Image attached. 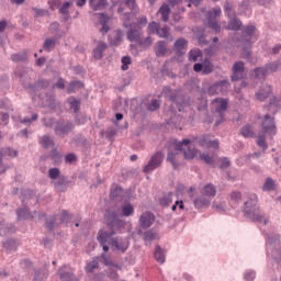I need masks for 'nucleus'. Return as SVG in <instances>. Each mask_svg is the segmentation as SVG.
<instances>
[{
    "label": "nucleus",
    "instance_id": "1",
    "mask_svg": "<svg viewBox=\"0 0 281 281\" xmlns=\"http://www.w3.org/2000/svg\"><path fill=\"white\" fill-rule=\"evenodd\" d=\"M181 153H183V158L187 160L194 159L196 154L199 153L198 149L192 146V139L184 138L180 142H173V149H169L167 154V161L171 164L173 170L179 168V157H181Z\"/></svg>",
    "mask_w": 281,
    "mask_h": 281
},
{
    "label": "nucleus",
    "instance_id": "2",
    "mask_svg": "<svg viewBox=\"0 0 281 281\" xmlns=\"http://www.w3.org/2000/svg\"><path fill=\"white\" fill-rule=\"evenodd\" d=\"M277 133L278 127H276V117L271 116L270 114H265L263 122L261 124V133H259L257 137V146L262 148L265 153L269 148V145H267V135L269 139L272 140Z\"/></svg>",
    "mask_w": 281,
    "mask_h": 281
},
{
    "label": "nucleus",
    "instance_id": "3",
    "mask_svg": "<svg viewBox=\"0 0 281 281\" xmlns=\"http://www.w3.org/2000/svg\"><path fill=\"white\" fill-rule=\"evenodd\" d=\"M162 93L165 98H168L177 106L179 112L190 104V99L181 90H172L170 87H165Z\"/></svg>",
    "mask_w": 281,
    "mask_h": 281
},
{
    "label": "nucleus",
    "instance_id": "4",
    "mask_svg": "<svg viewBox=\"0 0 281 281\" xmlns=\"http://www.w3.org/2000/svg\"><path fill=\"white\" fill-rule=\"evenodd\" d=\"M267 254L277 265L281 262V241L280 235L276 233L267 234Z\"/></svg>",
    "mask_w": 281,
    "mask_h": 281
},
{
    "label": "nucleus",
    "instance_id": "5",
    "mask_svg": "<svg viewBox=\"0 0 281 281\" xmlns=\"http://www.w3.org/2000/svg\"><path fill=\"white\" fill-rule=\"evenodd\" d=\"M244 214L246 217H248L254 223H262L263 221L265 225H267V220H265V216L258 213L259 207L258 201L256 199H249L244 203Z\"/></svg>",
    "mask_w": 281,
    "mask_h": 281
},
{
    "label": "nucleus",
    "instance_id": "6",
    "mask_svg": "<svg viewBox=\"0 0 281 281\" xmlns=\"http://www.w3.org/2000/svg\"><path fill=\"white\" fill-rule=\"evenodd\" d=\"M75 128L76 125L74 124V122L65 119H59L55 123L54 133L56 137L65 138L67 137V135H69V133H72Z\"/></svg>",
    "mask_w": 281,
    "mask_h": 281
},
{
    "label": "nucleus",
    "instance_id": "7",
    "mask_svg": "<svg viewBox=\"0 0 281 281\" xmlns=\"http://www.w3.org/2000/svg\"><path fill=\"white\" fill-rule=\"evenodd\" d=\"M105 223L110 232H114V235L117 234V232H122L126 225L124 220H121L115 212H108L105 214Z\"/></svg>",
    "mask_w": 281,
    "mask_h": 281
},
{
    "label": "nucleus",
    "instance_id": "8",
    "mask_svg": "<svg viewBox=\"0 0 281 281\" xmlns=\"http://www.w3.org/2000/svg\"><path fill=\"white\" fill-rule=\"evenodd\" d=\"M125 4L131 12H125L122 15L123 27H131V19L139 14V7H137L136 0H125Z\"/></svg>",
    "mask_w": 281,
    "mask_h": 281
},
{
    "label": "nucleus",
    "instance_id": "9",
    "mask_svg": "<svg viewBox=\"0 0 281 281\" xmlns=\"http://www.w3.org/2000/svg\"><path fill=\"white\" fill-rule=\"evenodd\" d=\"M161 164H164V151H157L150 157L147 165L144 166L143 172L150 175V172H154L157 168H161Z\"/></svg>",
    "mask_w": 281,
    "mask_h": 281
},
{
    "label": "nucleus",
    "instance_id": "10",
    "mask_svg": "<svg viewBox=\"0 0 281 281\" xmlns=\"http://www.w3.org/2000/svg\"><path fill=\"white\" fill-rule=\"evenodd\" d=\"M15 214L18 216V221H27V218H34L35 221H43V218H45V213H38L34 211L31 214L30 209L25 206L23 209H18L15 211Z\"/></svg>",
    "mask_w": 281,
    "mask_h": 281
},
{
    "label": "nucleus",
    "instance_id": "11",
    "mask_svg": "<svg viewBox=\"0 0 281 281\" xmlns=\"http://www.w3.org/2000/svg\"><path fill=\"white\" fill-rule=\"evenodd\" d=\"M247 78V71L245 70V63L235 61L232 68V82H238V80H245Z\"/></svg>",
    "mask_w": 281,
    "mask_h": 281
},
{
    "label": "nucleus",
    "instance_id": "12",
    "mask_svg": "<svg viewBox=\"0 0 281 281\" xmlns=\"http://www.w3.org/2000/svg\"><path fill=\"white\" fill-rule=\"evenodd\" d=\"M218 16H221V9H212L206 12L207 25L211 30H214L216 34L221 32V25L218 24V21H216Z\"/></svg>",
    "mask_w": 281,
    "mask_h": 281
},
{
    "label": "nucleus",
    "instance_id": "13",
    "mask_svg": "<svg viewBox=\"0 0 281 281\" xmlns=\"http://www.w3.org/2000/svg\"><path fill=\"white\" fill-rule=\"evenodd\" d=\"M125 30H128L126 33V36L130 43H139L142 36H144V30L138 29L137 26H134L132 22H131V26L125 27Z\"/></svg>",
    "mask_w": 281,
    "mask_h": 281
},
{
    "label": "nucleus",
    "instance_id": "14",
    "mask_svg": "<svg viewBox=\"0 0 281 281\" xmlns=\"http://www.w3.org/2000/svg\"><path fill=\"white\" fill-rule=\"evenodd\" d=\"M58 276L60 281H78V278H76L69 266L60 267L58 269Z\"/></svg>",
    "mask_w": 281,
    "mask_h": 281
},
{
    "label": "nucleus",
    "instance_id": "15",
    "mask_svg": "<svg viewBox=\"0 0 281 281\" xmlns=\"http://www.w3.org/2000/svg\"><path fill=\"white\" fill-rule=\"evenodd\" d=\"M138 223L142 229H148L155 223V215L150 212H145L139 216Z\"/></svg>",
    "mask_w": 281,
    "mask_h": 281
},
{
    "label": "nucleus",
    "instance_id": "16",
    "mask_svg": "<svg viewBox=\"0 0 281 281\" xmlns=\"http://www.w3.org/2000/svg\"><path fill=\"white\" fill-rule=\"evenodd\" d=\"M115 232L100 229L98 232L97 240L100 243V245H111V240H113Z\"/></svg>",
    "mask_w": 281,
    "mask_h": 281
},
{
    "label": "nucleus",
    "instance_id": "17",
    "mask_svg": "<svg viewBox=\"0 0 281 281\" xmlns=\"http://www.w3.org/2000/svg\"><path fill=\"white\" fill-rule=\"evenodd\" d=\"M110 245L111 247H115V249H117V251H121L122 254H125L126 249H128V241L120 237L112 238Z\"/></svg>",
    "mask_w": 281,
    "mask_h": 281
},
{
    "label": "nucleus",
    "instance_id": "18",
    "mask_svg": "<svg viewBox=\"0 0 281 281\" xmlns=\"http://www.w3.org/2000/svg\"><path fill=\"white\" fill-rule=\"evenodd\" d=\"M212 199L206 198L203 193L193 200V205L196 210H203V207H210Z\"/></svg>",
    "mask_w": 281,
    "mask_h": 281
},
{
    "label": "nucleus",
    "instance_id": "19",
    "mask_svg": "<svg viewBox=\"0 0 281 281\" xmlns=\"http://www.w3.org/2000/svg\"><path fill=\"white\" fill-rule=\"evenodd\" d=\"M188 40L180 37L173 44V52H176L177 56H183V54H186Z\"/></svg>",
    "mask_w": 281,
    "mask_h": 281
},
{
    "label": "nucleus",
    "instance_id": "20",
    "mask_svg": "<svg viewBox=\"0 0 281 281\" xmlns=\"http://www.w3.org/2000/svg\"><path fill=\"white\" fill-rule=\"evenodd\" d=\"M122 38H124V32L116 30L109 35V43L112 47H117L122 43Z\"/></svg>",
    "mask_w": 281,
    "mask_h": 281
},
{
    "label": "nucleus",
    "instance_id": "21",
    "mask_svg": "<svg viewBox=\"0 0 281 281\" xmlns=\"http://www.w3.org/2000/svg\"><path fill=\"white\" fill-rule=\"evenodd\" d=\"M273 93V88L271 86H263L257 93L256 98L259 102H265Z\"/></svg>",
    "mask_w": 281,
    "mask_h": 281
},
{
    "label": "nucleus",
    "instance_id": "22",
    "mask_svg": "<svg viewBox=\"0 0 281 281\" xmlns=\"http://www.w3.org/2000/svg\"><path fill=\"white\" fill-rule=\"evenodd\" d=\"M109 48V45L104 42H99L97 47L93 49V56L95 60H102L104 58V52Z\"/></svg>",
    "mask_w": 281,
    "mask_h": 281
},
{
    "label": "nucleus",
    "instance_id": "23",
    "mask_svg": "<svg viewBox=\"0 0 281 281\" xmlns=\"http://www.w3.org/2000/svg\"><path fill=\"white\" fill-rule=\"evenodd\" d=\"M157 58H161L168 54V46L165 41H158L154 47Z\"/></svg>",
    "mask_w": 281,
    "mask_h": 281
},
{
    "label": "nucleus",
    "instance_id": "24",
    "mask_svg": "<svg viewBox=\"0 0 281 281\" xmlns=\"http://www.w3.org/2000/svg\"><path fill=\"white\" fill-rule=\"evenodd\" d=\"M50 85V81L47 79H38L35 83L29 85L32 91H43V89H47Z\"/></svg>",
    "mask_w": 281,
    "mask_h": 281
},
{
    "label": "nucleus",
    "instance_id": "25",
    "mask_svg": "<svg viewBox=\"0 0 281 281\" xmlns=\"http://www.w3.org/2000/svg\"><path fill=\"white\" fill-rule=\"evenodd\" d=\"M57 192H67V186H69V180L65 176H60L54 183Z\"/></svg>",
    "mask_w": 281,
    "mask_h": 281
},
{
    "label": "nucleus",
    "instance_id": "26",
    "mask_svg": "<svg viewBox=\"0 0 281 281\" xmlns=\"http://www.w3.org/2000/svg\"><path fill=\"white\" fill-rule=\"evenodd\" d=\"M156 34L157 36H159V38H166L170 43L175 41V37H172V34H170V27L168 25L159 27Z\"/></svg>",
    "mask_w": 281,
    "mask_h": 281
},
{
    "label": "nucleus",
    "instance_id": "27",
    "mask_svg": "<svg viewBox=\"0 0 281 281\" xmlns=\"http://www.w3.org/2000/svg\"><path fill=\"white\" fill-rule=\"evenodd\" d=\"M72 3L71 2H65L60 8H59V14L63 15V23H67L71 19V15L69 14V8H71Z\"/></svg>",
    "mask_w": 281,
    "mask_h": 281
},
{
    "label": "nucleus",
    "instance_id": "28",
    "mask_svg": "<svg viewBox=\"0 0 281 281\" xmlns=\"http://www.w3.org/2000/svg\"><path fill=\"white\" fill-rule=\"evenodd\" d=\"M202 194L212 201L216 196V187L212 183L205 184L202 189Z\"/></svg>",
    "mask_w": 281,
    "mask_h": 281
},
{
    "label": "nucleus",
    "instance_id": "29",
    "mask_svg": "<svg viewBox=\"0 0 281 281\" xmlns=\"http://www.w3.org/2000/svg\"><path fill=\"white\" fill-rule=\"evenodd\" d=\"M89 5L90 8H92V10L98 12L99 10H104V8L109 5V1L108 0H89Z\"/></svg>",
    "mask_w": 281,
    "mask_h": 281
},
{
    "label": "nucleus",
    "instance_id": "30",
    "mask_svg": "<svg viewBox=\"0 0 281 281\" xmlns=\"http://www.w3.org/2000/svg\"><path fill=\"white\" fill-rule=\"evenodd\" d=\"M256 32V26L254 25H248L244 29L243 31V36H245L246 45L251 46V36H254Z\"/></svg>",
    "mask_w": 281,
    "mask_h": 281
},
{
    "label": "nucleus",
    "instance_id": "31",
    "mask_svg": "<svg viewBox=\"0 0 281 281\" xmlns=\"http://www.w3.org/2000/svg\"><path fill=\"white\" fill-rule=\"evenodd\" d=\"M154 258L156 261H158L159 265H164V262H166V251L162 249L161 246H156Z\"/></svg>",
    "mask_w": 281,
    "mask_h": 281
},
{
    "label": "nucleus",
    "instance_id": "32",
    "mask_svg": "<svg viewBox=\"0 0 281 281\" xmlns=\"http://www.w3.org/2000/svg\"><path fill=\"white\" fill-rule=\"evenodd\" d=\"M158 12H159V14H161V19H162L164 23H168V21L170 19V12H172L170 7L167 3H165L160 7Z\"/></svg>",
    "mask_w": 281,
    "mask_h": 281
},
{
    "label": "nucleus",
    "instance_id": "33",
    "mask_svg": "<svg viewBox=\"0 0 281 281\" xmlns=\"http://www.w3.org/2000/svg\"><path fill=\"white\" fill-rule=\"evenodd\" d=\"M211 140H212V136H210V134H204L200 137L193 138V140H191V144L193 142H198V144H200V146H202L203 148H207Z\"/></svg>",
    "mask_w": 281,
    "mask_h": 281
},
{
    "label": "nucleus",
    "instance_id": "34",
    "mask_svg": "<svg viewBox=\"0 0 281 281\" xmlns=\"http://www.w3.org/2000/svg\"><path fill=\"white\" fill-rule=\"evenodd\" d=\"M40 145L47 150L54 146V138L49 135H44L40 137Z\"/></svg>",
    "mask_w": 281,
    "mask_h": 281
},
{
    "label": "nucleus",
    "instance_id": "35",
    "mask_svg": "<svg viewBox=\"0 0 281 281\" xmlns=\"http://www.w3.org/2000/svg\"><path fill=\"white\" fill-rule=\"evenodd\" d=\"M278 67H280V63L278 61L266 64L263 67V74L267 76H270V74H276V71H278Z\"/></svg>",
    "mask_w": 281,
    "mask_h": 281
},
{
    "label": "nucleus",
    "instance_id": "36",
    "mask_svg": "<svg viewBox=\"0 0 281 281\" xmlns=\"http://www.w3.org/2000/svg\"><path fill=\"white\" fill-rule=\"evenodd\" d=\"M56 49V40L55 38H46L43 44L44 52H54Z\"/></svg>",
    "mask_w": 281,
    "mask_h": 281
},
{
    "label": "nucleus",
    "instance_id": "37",
    "mask_svg": "<svg viewBox=\"0 0 281 281\" xmlns=\"http://www.w3.org/2000/svg\"><path fill=\"white\" fill-rule=\"evenodd\" d=\"M240 27H243V22H240L238 18H234L233 20H231L227 25V30H232L233 32H238Z\"/></svg>",
    "mask_w": 281,
    "mask_h": 281
},
{
    "label": "nucleus",
    "instance_id": "38",
    "mask_svg": "<svg viewBox=\"0 0 281 281\" xmlns=\"http://www.w3.org/2000/svg\"><path fill=\"white\" fill-rule=\"evenodd\" d=\"M98 260H99V258L94 257L92 261L87 263V266H86L87 273H93V271H95V269H98L100 267V262Z\"/></svg>",
    "mask_w": 281,
    "mask_h": 281
},
{
    "label": "nucleus",
    "instance_id": "39",
    "mask_svg": "<svg viewBox=\"0 0 281 281\" xmlns=\"http://www.w3.org/2000/svg\"><path fill=\"white\" fill-rule=\"evenodd\" d=\"M262 190L265 192H271L276 190V181L271 179V177H268L262 186Z\"/></svg>",
    "mask_w": 281,
    "mask_h": 281
},
{
    "label": "nucleus",
    "instance_id": "40",
    "mask_svg": "<svg viewBox=\"0 0 281 281\" xmlns=\"http://www.w3.org/2000/svg\"><path fill=\"white\" fill-rule=\"evenodd\" d=\"M19 155V150H15L13 148H5V149H1L0 150V161L1 159H3V157L8 156V157H18Z\"/></svg>",
    "mask_w": 281,
    "mask_h": 281
},
{
    "label": "nucleus",
    "instance_id": "41",
    "mask_svg": "<svg viewBox=\"0 0 281 281\" xmlns=\"http://www.w3.org/2000/svg\"><path fill=\"white\" fill-rule=\"evenodd\" d=\"M167 115H169V119L167 120V124L169 126H177V123L179 122V115H177V111H168Z\"/></svg>",
    "mask_w": 281,
    "mask_h": 281
},
{
    "label": "nucleus",
    "instance_id": "42",
    "mask_svg": "<svg viewBox=\"0 0 281 281\" xmlns=\"http://www.w3.org/2000/svg\"><path fill=\"white\" fill-rule=\"evenodd\" d=\"M280 109V101L278 100V98L273 97L270 99V103L268 105V110L271 113H278V110Z\"/></svg>",
    "mask_w": 281,
    "mask_h": 281
},
{
    "label": "nucleus",
    "instance_id": "43",
    "mask_svg": "<svg viewBox=\"0 0 281 281\" xmlns=\"http://www.w3.org/2000/svg\"><path fill=\"white\" fill-rule=\"evenodd\" d=\"M121 212L123 216H133L134 212H135V207H133V204L127 203L123 206H121Z\"/></svg>",
    "mask_w": 281,
    "mask_h": 281
},
{
    "label": "nucleus",
    "instance_id": "44",
    "mask_svg": "<svg viewBox=\"0 0 281 281\" xmlns=\"http://www.w3.org/2000/svg\"><path fill=\"white\" fill-rule=\"evenodd\" d=\"M212 71H214V65L212 64V61H210V59L205 58L203 63L202 74L204 76H207L209 74H212Z\"/></svg>",
    "mask_w": 281,
    "mask_h": 281
},
{
    "label": "nucleus",
    "instance_id": "45",
    "mask_svg": "<svg viewBox=\"0 0 281 281\" xmlns=\"http://www.w3.org/2000/svg\"><path fill=\"white\" fill-rule=\"evenodd\" d=\"M155 238H157V234L153 232V229L144 233L143 240L145 241V245H149L153 240H155Z\"/></svg>",
    "mask_w": 281,
    "mask_h": 281
},
{
    "label": "nucleus",
    "instance_id": "46",
    "mask_svg": "<svg viewBox=\"0 0 281 281\" xmlns=\"http://www.w3.org/2000/svg\"><path fill=\"white\" fill-rule=\"evenodd\" d=\"M50 159L54 166H58L59 164H63V155H60V153H58L57 150L50 151Z\"/></svg>",
    "mask_w": 281,
    "mask_h": 281
},
{
    "label": "nucleus",
    "instance_id": "47",
    "mask_svg": "<svg viewBox=\"0 0 281 281\" xmlns=\"http://www.w3.org/2000/svg\"><path fill=\"white\" fill-rule=\"evenodd\" d=\"M199 159L205 162L206 166H214V157L210 156L207 153L200 154Z\"/></svg>",
    "mask_w": 281,
    "mask_h": 281
},
{
    "label": "nucleus",
    "instance_id": "48",
    "mask_svg": "<svg viewBox=\"0 0 281 281\" xmlns=\"http://www.w3.org/2000/svg\"><path fill=\"white\" fill-rule=\"evenodd\" d=\"M3 248L7 249V251H16V240L15 239H8L2 243Z\"/></svg>",
    "mask_w": 281,
    "mask_h": 281
},
{
    "label": "nucleus",
    "instance_id": "49",
    "mask_svg": "<svg viewBox=\"0 0 281 281\" xmlns=\"http://www.w3.org/2000/svg\"><path fill=\"white\" fill-rule=\"evenodd\" d=\"M200 56H203V52L201 49H192L189 52V60L191 63H196Z\"/></svg>",
    "mask_w": 281,
    "mask_h": 281
},
{
    "label": "nucleus",
    "instance_id": "50",
    "mask_svg": "<svg viewBox=\"0 0 281 281\" xmlns=\"http://www.w3.org/2000/svg\"><path fill=\"white\" fill-rule=\"evenodd\" d=\"M215 111L218 113L220 117H223V113L227 111V100L222 99L220 104L215 108Z\"/></svg>",
    "mask_w": 281,
    "mask_h": 281
},
{
    "label": "nucleus",
    "instance_id": "51",
    "mask_svg": "<svg viewBox=\"0 0 281 281\" xmlns=\"http://www.w3.org/2000/svg\"><path fill=\"white\" fill-rule=\"evenodd\" d=\"M161 108V102L157 99H153L148 104H147V111L154 112L158 111V109Z\"/></svg>",
    "mask_w": 281,
    "mask_h": 281
},
{
    "label": "nucleus",
    "instance_id": "52",
    "mask_svg": "<svg viewBox=\"0 0 281 281\" xmlns=\"http://www.w3.org/2000/svg\"><path fill=\"white\" fill-rule=\"evenodd\" d=\"M82 87H85L82 81H71L67 88V93H74V90L82 89Z\"/></svg>",
    "mask_w": 281,
    "mask_h": 281
},
{
    "label": "nucleus",
    "instance_id": "53",
    "mask_svg": "<svg viewBox=\"0 0 281 281\" xmlns=\"http://www.w3.org/2000/svg\"><path fill=\"white\" fill-rule=\"evenodd\" d=\"M87 122H89L87 114H77L75 116V124H77V126H82L87 124Z\"/></svg>",
    "mask_w": 281,
    "mask_h": 281
},
{
    "label": "nucleus",
    "instance_id": "54",
    "mask_svg": "<svg viewBox=\"0 0 281 281\" xmlns=\"http://www.w3.org/2000/svg\"><path fill=\"white\" fill-rule=\"evenodd\" d=\"M218 91L221 93H226V91H229L231 83L227 80H222L216 82Z\"/></svg>",
    "mask_w": 281,
    "mask_h": 281
},
{
    "label": "nucleus",
    "instance_id": "55",
    "mask_svg": "<svg viewBox=\"0 0 281 281\" xmlns=\"http://www.w3.org/2000/svg\"><path fill=\"white\" fill-rule=\"evenodd\" d=\"M11 60H13V63H25V60H27V54L25 53L13 54L11 56Z\"/></svg>",
    "mask_w": 281,
    "mask_h": 281
},
{
    "label": "nucleus",
    "instance_id": "56",
    "mask_svg": "<svg viewBox=\"0 0 281 281\" xmlns=\"http://www.w3.org/2000/svg\"><path fill=\"white\" fill-rule=\"evenodd\" d=\"M134 27H138V30H144L146 25H148V18L146 15H143L137 19L136 24H133Z\"/></svg>",
    "mask_w": 281,
    "mask_h": 281
},
{
    "label": "nucleus",
    "instance_id": "57",
    "mask_svg": "<svg viewBox=\"0 0 281 281\" xmlns=\"http://www.w3.org/2000/svg\"><path fill=\"white\" fill-rule=\"evenodd\" d=\"M33 12H35V18L38 19L40 16H49V10L47 9H38L36 7L32 8Z\"/></svg>",
    "mask_w": 281,
    "mask_h": 281
},
{
    "label": "nucleus",
    "instance_id": "58",
    "mask_svg": "<svg viewBox=\"0 0 281 281\" xmlns=\"http://www.w3.org/2000/svg\"><path fill=\"white\" fill-rule=\"evenodd\" d=\"M70 109L74 111V113H78L80 111V100L72 98L69 100Z\"/></svg>",
    "mask_w": 281,
    "mask_h": 281
},
{
    "label": "nucleus",
    "instance_id": "59",
    "mask_svg": "<svg viewBox=\"0 0 281 281\" xmlns=\"http://www.w3.org/2000/svg\"><path fill=\"white\" fill-rule=\"evenodd\" d=\"M121 63H122V66H121L122 71H128V65H131L133 60L131 59V56H124L122 57Z\"/></svg>",
    "mask_w": 281,
    "mask_h": 281
},
{
    "label": "nucleus",
    "instance_id": "60",
    "mask_svg": "<svg viewBox=\"0 0 281 281\" xmlns=\"http://www.w3.org/2000/svg\"><path fill=\"white\" fill-rule=\"evenodd\" d=\"M48 177H49V179H53V180H58V178H60L61 176H60V169L59 168H50L49 170H48Z\"/></svg>",
    "mask_w": 281,
    "mask_h": 281
},
{
    "label": "nucleus",
    "instance_id": "61",
    "mask_svg": "<svg viewBox=\"0 0 281 281\" xmlns=\"http://www.w3.org/2000/svg\"><path fill=\"white\" fill-rule=\"evenodd\" d=\"M170 203H172V193H168L167 195H165L160 199V205L162 207H168V205H170Z\"/></svg>",
    "mask_w": 281,
    "mask_h": 281
},
{
    "label": "nucleus",
    "instance_id": "62",
    "mask_svg": "<svg viewBox=\"0 0 281 281\" xmlns=\"http://www.w3.org/2000/svg\"><path fill=\"white\" fill-rule=\"evenodd\" d=\"M240 135H243V137H254V132L251 131V126L245 125L244 127H241Z\"/></svg>",
    "mask_w": 281,
    "mask_h": 281
},
{
    "label": "nucleus",
    "instance_id": "63",
    "mask_svg": "<svg viewBox=\"0 0 281 281\" xmlns=\"http://www.w3.org/2000/svg\"><path fill=\"white\" fill-rule=\"evenodd\" d=\"M148 34H157L159 32V23L150 22L147 26Z\"/></svg>",
    "mask_w": 281,
    "mask_h": 281
},
{
    "label": "nucleus",
    "instance_id": "64",
    "mask_svg": "<svg viewBox=\"0 0 281 281\" xmlns=\"http://www.w3.org/2000/svg\"><path fill=\"white\" fill-rule=\"evenodd\" d=\"M263 69H265V67H256L254 69L255 78H258V79L267 78V74H265Z\"/></svg>",
    "mask_w": 281,
    "mask_h": 281
}]
</instances>
